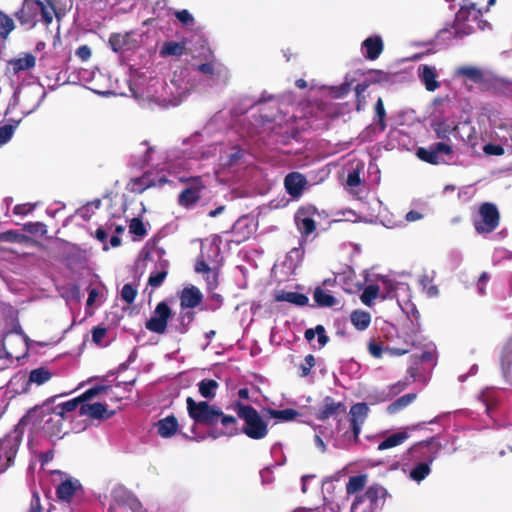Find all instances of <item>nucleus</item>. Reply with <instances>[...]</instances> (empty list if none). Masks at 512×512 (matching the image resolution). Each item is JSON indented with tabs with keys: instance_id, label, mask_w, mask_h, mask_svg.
<instances>
[{
	"instance_id": "nucleus-1",
	"label": "nucleus",
	"mask_w": 512,
	"mask_h": 512,
	"mask_svg": "<svg viewBox=\"0 0 512 512\" xmlns=\"http://www.w3.org/2000/svg\"><path fill=\"white\" fill-rule=\"evenodd\" d=\"M128 208L124 207V201L121 196L115 195L114 197H105L103 200L95 199L90 201L76 210L73 215H70L64 221V224L81 219L84 222H109L112 218H119L124 214L125 219L131 225L143 224L141 214L130 217L127 215Z\"/></svg>"
},
{
	"instance_id": "nucleus-2",
	"label": "nucleus",
	"mask_w": 512,
	"mask_h": 512,
	"mask_svg": "<svg viewBox=\"0 0 512 512\" xmlns=\"http://www.w3.org/2000/svg\"><path fill=\"white\" fill-rule=\"evenodd\" d=\"M189 416L196 424L205 425L211 430L208 437L217 439L222 436H232L238 433L235 417L225 415L222 410L206 401H195L192 397L186 399Z\"/></svg>"
},
{
	"instance_id": "nucleus-3",
	"label": "nucleus",
	"mask_w": 512,
	"mask_h": 512,
	"mask_svg": "<svg viewBox=\"0 0 512 512\" xmlns=\"http://www.w3.org/2000/svg\"><path fill=\"white\" fill-rule=\"evenodd\" d=\"M381 286L387 290L388 294L391 292L395 293L398 305L404 313L407 315L418 314L416 306L411 301L410 287L404 283L394 284L386 276H380L378 278V284H370L364 288L360 297L362 303L366 306H371L373 301L378 297Z\"/></svg>"
},
{
	"instance_id": "nucleus-4",
	"label": "nucleus",
	"mask_w": 512,
	"mask_h": 512,
	"mask_svg": "<svg viewBox=\"0 0 512 512\" xmlns=\"http://www.w3.org/2000/svg\"><path fill=\"white\" fill-rule=\"evenodd\" d=\"M238 417L244 421L242 432L249 438L260 440L268 434V424L263 420L258 411L249 405L238 403L236 405Z\"/></svg>"
},
{
	"instance_id": "nucleus-5",
	"label": "nucleus",
	"mask_w": 512,
	"mask_h": 512,
	"mask_svg": "<svg viewBox=\"0 0 512 512\" xmlns=\"http://www.w3.org/2000/svg\"><path fill=\"white\" fill-rule=\"evenodd\" d=\"M39 13L44 24L52 23L51 11L42 0H24L22 7L14 13V17L21 25L33 28Z\"/></svg>"
},
{
	"instance_id": "nucleus-6",
	"label": "nucleus",
	"mask_w": 512,
	"mask_h": 512,
	"mask_svg": "<svg viewBox=\"0 0 512 512\" xmlns=\"http://www.w3.org/2000/svg\"><path fill=\"white\" fill-rule=\"evenodd\" d=\"M387 491L383 486L371 485L365 493L355 499L351 512H377L385 502Z\"/></svg>"
},
{
	"instance_id": "nucleus-7",
	"label": "nucleus",
	"mask_w": 512,
	"mask_h": 512,
	"mask_svg": "<svg viewBox=\"0 0 512 512\" xmlns=\"http://www.w3.org/2000/svg\"><path fill=\"white\" fill-rule=\"evenodd\" d=\"M165 184H172V181L166 178L164 174L148 171L140 177L131 178L127 184V189L133 193L141 194L149 188H161Z\"/></svg>"
},
{
	"instance_id": "nucleus-8",
	"label": "nucleus",
	"mask_w": 512,
	"mask_h": 512,
	"mask_svg": "<svg viewBox=\"0 0 512 512\" xmlns=\"http://www.w3.org/2000/svg\"><path fill=\"white\" fill-rule=\"evenodd\" d=\"M452 146L444 142H436L426 147H419L416 151L417 157L429 164L439 165L445 163L443 155H452Z\"/></svg>"
},
{
	"instance_id": "nucleus-9",
	"label": "nucleus",
	"mask_w": 512,
	"mask_h": 512,
	"mask_svg": "<svg viewBox=\"0 0 512 512\" xmlns=\"http://www.w3.org/2000/svg\"><path fill=\"white\" fill-rule=\"evenodd\" d=\"M186 183V188L178 196V203L183 207H190L195 204L201 197V192L205 185L200 176L181 178Z\"/></svg>"
},
{
	"instance_id": "nucleus-10",
	"label": "nucleus",
	"mask_w": 512,
	"mask_h": 512,
	"mask_svg": "<svg viewBox=\"0 0 512 512\" xmlns=\"http://www.w3.org/2000/svg\"><path fill=\"white\" fill-rule=\"evenodd\" d=\"M482 15L481 10L476 8L474 3L468 6H462L455 15L453 28L455 29V36L463 37L473 32V28L470 25L460 27L461 24L470 20L473 16L474 20H477Z\"/></svg>"
},
{
	"instance_id": "nucleus-11",
	"label": "nucleus",
	"mask_w": 512,
	"mask_h": 512,
	"mask_svg": "<svg viewBox=\"0 0 512 512\" xmlns=\"http://www.w3.org/2000/svg\"><path fill=\"white\" fill-rule=\"evenodd\" d=\"M20 445V438L13 434L0 439V473L12 463Z\"/></svg>"
},
{
	"instance_id": "nucleus-12",
	"label": "nucleus",
	"mask_w": 512,
	"mask_h": 512,
	"mask_svg": "<svg viewBox=\"0 0 512 512\" xmlns=\"http://www.w3.org/2000/svg\"><path fill=\"white\" fill-rule=\"evenodd\" d=\"M171 317V310L165 302L157 304L150 319L146 322V329L151 332L163 334L166 331L167 323Z\"/></svg>"
},
{
	"instance_id": "nucleus-13",
	"label": "nucleus",
	"mask_w": 512,
	"mask_h": 512,
	"mask_svg": "<svg viewBox=\"0 0 512 512\" xmlns=\"http://www.w3.org/2000/svg\"><path fill=\"white\" fill-rule=\"evenodd\" d=\"M105 389L103 386H96L88 389L85 391L81 397L69 400L64 403H60L53 407L60 415L63 416L64 419L68 418V414L73 412L80 403L87 401L94 396L98 395L100 392H102Z\"/></svg>"
},
{
	"instance_id": "nucleus-14",
	"label": "nucleus",
	"mask_w": 512,
	"mask_h": 512,
	"mask_svg": "<svg viewBox=\"0 0 512 512\" xmlns=\"http://www.w3.org/2000/svg\"><path fill=\"white\" fill-rule=\"evenodd\" d=\"M65 419L55 409L42 411V429L50 436H59L63 432V421Z\"/></svg>"
},
{
	"instance_id": "nucleus-15",
	"label": "nucleus",
	"mask_w": 512,
	"mask_h": 512,
	"mask_svg": "<svg viewBox=\"0 0 512 512\" xmlns=\"http://www.w3.org/2000/svg\"><path fill=\"white\" fill-rule=\"evenodd\" d=\"M307 185L306 177L299 172H291L284 179V186L287 193L293 198H298L303 194Z\"/></svg>"
},
{
	"instance_id": "nucleus-16",
	"label": "nucleus",
	"mask_w": 512,
	"mask_h": 512,
	"mask_svg": "<svg viewBox=\"0 0 512 512\" xmlns=\"http://www.w3.org/2000/svg\"><path fill=\"white\" fill-rule=\"evenodd\" d=\"M368 412H369V408L366 403H357V404L353 405L350 409L351 428H352L355 440L358 439V436L362 429V425L364 424V422L368 416Z\"/></svg>"
},
{
	"instance_id": "nucleus-17",
	"label": "nucleus",
	"mask_w": 512,
	"mask_h": 512,
	"mask_svg": "<svg viewBox=\"0 0 512 512\" xmlns=\"http://www.w3.org/2000/svg\"><path fill=\"white\" fill-rule=\"evenodd\" d=\"M136 502L135 497L123 486H116L111 492L109 509L116 511L118 508L132 506Z\"/></svg>"
},
{
	"instance_id": "nucleus-18",
	"label": "nucleus",
	"mask_w": 512,
	"mask_h": 512,
	"mask_svg": "<svg viewBox=\"0 0 512 512\" xmlns=\"http://www.w3.org/2000/svg\"><path fill=\"white\" fill-rule=\"evenodd\" d=\"M22 55L23 56L9 60L7 63L8 69H11L14 75H17L20 72L29 71L36 65V57L33 54L26 52Z\"/></svg>"
},
{
	"instance_id": "nucleus-19",
	"label": "nucleus",
	"mask_w": 512,
	"mask_h": 512,
	"mask_svg": "<svg viewBox=\"0 0 512 512\" xmlns=\"http://www.w3.org/2000/svg\"><path fill=\"white\" fill-rule=\"evenodd\" d=\"M364 56L368 60H376L384 50V43L380 36H370L362 43Z\"/></svg>"
},
{
	"instance_id": "nucleus-20",
	"label": "nucleus",
	"mask_w": 512,
	"mask_h": 512,
	"mask_svg": "<svg viewBox=\"0 0 512 512\" xmlns=\"http://www.w3.org/2000/svg\"><path fill=\"white\" fill-rule=\"evenodd\" d=\"M344 410L345 407L341 402H335L331 397H326L316 414V418L324 421L331 417H336Z\"/></svg>"
},
{
	"instance_id": "nucleus-21",
	"label": "nucleus",
	"mask_w": 512,
	"mask_h": 512,
	"mask_svg": "<svg viewBox=\"0 0 512 512\" xmlns=\"http://www.w3.org/2000/svg\"><path fill=\"white\" fill-rule=\"evenodd\" d=\"M80 415L88 416L93 419H107L113 415V412H108L107 406L103 403L81 404Z\"/></svg>"
},
{
	"instance_id": "nucleus-22",
	"label": "nucleus",
	"mask_w": 512,
	"mask_h": 512,
	"mask_svg": "<svg viewBox=\"0 0 512 512\" xmlns=\"http://www.w3.org/2000/svg\"><path fill=\"white\" fill-rule=\"evenodd\" d=\"M419 78L425 85L427 91L433 92L440 87V82L437 81L436 69L429 65H421L418 68Z\"/></svg>"
},
{
	"instance_id": "nucleus-23",
	"label": "nucleus",
	"mask_w": 512,
	"mask_h": 512,
	"mask_svg": "<svg viewBox=\"0 0 512 512\" xmlns=\"http://www.w3.org/2000/svg\"><path fill=\"white\" fill-rule=\"evenodd\" d=\"M178 421L174 416H167L156 423L157 433L162 438H170L178 431Z\"/></svg>"
},
{
	"instance_id": "nucleus-24",
	"label": "nucleus",
	"mask_w": 512,
	"mask_h": 512,
	"mask_svg": "<svg viewBox=\"0 0 512 512\" xmlns=\"http://www.w3.org/2000/svg\"><path fill=\"white\" fill-rule=\"evenodd\" d=\"M180 300L183 308H194L200 304L202 294L198 288L191 286L183 289Z\"/></svg>"
},
{
	"instance_id": "nucleus-25",
	"label": "nucleus",
	"mask_w": 512,
	"mask_h": 512,
	"mask_svg": "<svg viewBox=\"0 0 512 512\" xmlns=\"http://www.w3.org/2000/svg\"><path fill=\"white\" fill-rule=\"evenodd\" d=\"M409 438L408 428L402 429L394 434L387 436L379 443L377 449L383 451L401 445Z\"/></svg>"
},
{
	"instance_id": "nucleus-26",
	"label": "nucleus",
	"mask_w": 512,
	"mask_h": 512,
	"mask_svg": "<svg viewBox=\"0 0 512 512\" xmlns=\"http://www.w3.org/2000/svg\"><path fill=\"white\" fill-rule=\"evenodd\" d=\"M316 215L319 216V213L314 206H302L295 213V224H316Z\"/></svg>"
},
{
	"instance_id": "nucleus-27",
	"label": "nucleus",
	"mask_w": 512,
	"mask_h": 512,
	"mask_svg": "<svg viewBox=\"0 0 512 512\" xmlns=\"http://www.w3.org/2000/svg\"><path fill=\"white\" fill-rule=\"evenodd\" d=\"M278 302H288L296 306H305L308 303V297L302 293L293 291H279L275 295Z\"/></svg>"
},
{
	"instance_id": "nucleus-28",
	"label": "nucleus",
	"mask_w": 512,
	"mask_h": 512,
	"mask_svg": "<svg viewBox=\"0 0 512 512\" xmlns=\"http://www.w3.org/2000/svg\"><path fill=\"white\" fill-rule=\"evenodd\" d=\"M479 214L483 224H498L500 215L495 204L485 202L479 207Z\"/></svg>"
},
{
	"instance_id": "nucleus-29",
	"label": "nucleus",
	"mask_w": 512,
	"mask_h": 512,
	"mask_svg": "<svg viewBox=\"0 0 512 512\" xmlns=\"http://www.w3.org/2000/svg\"><path fill=\"white\" fill-rule=\"evenodd\" d=\"M53 376V373L46 367H39L33 369L29 373L27 385L41 386L48 382Z\"/></svg>"
},
{
	"instance_id": "nucleus-30",
	"label": "nucleus",
	"mask_w": 512,
	"mask_h": 512,
	"mask_svg": "<svg viewBox=\"0 0 512 512\" xmlns=\"http://www.w3.org/2000/svg\"><path fill=\"white\" fill-rule=\"evenodd\" d=\"M458 124L454 121L442 120L433 125V130L438 139H449V135L456 131Z\"/></svg>"
},
{
	"instance_id": "nucleus-31",
	"label": "nucleus",
	"mask_w": 512,
	"mask_h": 512,
	"mask_svg": "<svg viewBox=\"0 0 512 512\" xmlns=\"http://www.w3.org/2000/svg\"><path fill=\"white\" fill-rule=\"evenodd\" d=\"M186 45L185 42L166 41L163 43L160 49V55L162 57L168 56H181L185 53Z\"/></svg>"
},
{
	"instance_id": "nucleus-32",
	"label": "nucleus",
	"mask_w": 512,
	"mask_h": 512,
	"mask_svg": "<svg viewBox=\"0 0 512 512\" xmlns=\"http://www.w3.org/2000/svg\"><path fill=\"white\" fill-rule=\"evenodd\" d=\"M129 37V33H112L108 41L110 48L116 53L124 52L127 49Z\"/></svg>"
},
{
	"instance_id": "nucleus-33",
	"label": "nucleus",
	"mask_w": 512,
	"mask_h": 512,
	"mask_svg": "<svg viewBox=\"0 0 512 512\" xmlns=\"http://www.w3.org/2000/svg\"><path fill=\"white\" fill-rule=\"evenodd\" d=\"M351 323L357 330H365L371 323V315L363 310H355L350 316Z\"/></svg>"
},
{
	"instance_id": "nucleus-34",
	"label": "nucleus",
	"mask_w": 512,
	"mask_h": 512,
	"mask_svg": "<svg viewBox=\"0 0 512 512\" xmlns=\"http://www.w3.org/2000/svg\"><path fill=\"white\" fill-rule=\"evenodd\" d=\"M456 74L465 77L474 83H480L484 79L482 70L474 66H461L456 70Z\"/></svg>"
},
{
	"instance_id": "nucleus-35",
	"label": "nucleus",
	"mask_w": 512,
	"mask_h": 512,
	"mask_svg": "<svg viewBox=\"0 0 512 512\" xmlns=\"http://www.w3.org/2000/svg\"><path fill=\"white\" fill-rule=\"evenodd\" d=\"M314 301L321 307H332L338 304L337 299L324 289L317 287L313 294Z\"/></svg>"
},
{
	"instance_id": "nucleus-36",
	"label": "nucleus",
	"mask_w": 512,
	"mask_h": 512,
	"mask_svg": "<svg viewBox=\"0 0 512 512\" xmlns=\"http://www.w3.org/2000/svg\"><path fill=\"white\" fill-rule=\"evenodd\" d=\"M265 412L268 416L278 420L279 422L293 421L299 415L296 410L290 408L284 410L267 409Z\"/></svg>"
},
{
	"instance_id": "nucleus-37",
	"label": "nucleus",
	"mask_w": 512,
	"mask_h": 512,
	"mask_svg": "<svg viewBox=\"0 0 512 512\" xmlns=\"http://www.w3.org/2000/svg\"><path fill=\"white\" fill-rule=\"evenodd\" d=\"M415 399H416V394L415 393L405 394V395L401 396L400 398H398L397 400H395L394 402H392L387 407V411L390 414L397 413L398 411H400L403 408H405L408 405H410Z\"/></svg>"
},
{
	"instance_id": "nucleus-38",
	"label": "nucleus",
	"mask_w": 512,
	"mask_h": 512,
	"mask_svg": "<svg viewBox=\"0 0 512 512\" xmlns=\"http://www.w3.org/2000/svg\"><path fill=\"white\" fill-rule=\"evenodd\" d=\"M77 488V482L70 480L62 482L57 488V496L62 501H69Z\"/></svg>"
},
{
	"instance_id": "nucleus-39",
	"label": "nucleus",
	"mask_w": 512,
	"mask_h": 512,
	"mask_svg": "<svg viewBox=\"0 0 512 512\" xmlns=\"http://www.w3.org/2000/svg\"><path fill=\"white\" fill-rule=\"evenodd\" d=\"M217 381L213 379H204L198 383L199 393L204 398H213L218 389Z\"/></svg>"
},
{
	"instance_id": "nucleus-40",
	"label": "nucleus",
	"mask_w": 512,
	"mask_h": 512,
	"mask_svg": "<svg viewBox=\"0 0 512 512\" xmlns=\"http://www.w3.org/2000/svg\"><path fill=\"white\" fill-rule=\"evenodd\" d=\"M161 268L153 271L148 278V285L152 288H158L165 280L168 271L165 263H161Z\"/></svg>"
},
{
	"instance_id": "nucleus-41",
	"label": "nucleus",
	"mask_w": 512,
	"mask_h": 512,
	"mask_svg": "<svg viewBox=\"0 0 512 512\" xmlns=\"http://www.w3.org/2000/svg\"><path fill=\"white\" fill-rule=\"evenodd\" d=\"M14 28L15 24L13 19L0 11V39L6 40Z\"/></svg>"
},
{
	"instance_id": "nucleus-42",
	"label": "nucleus",
	"mask_w": 512,
	"mask_h": 512,
	"mask_svg": "<svg viewBox=\"0 0 512 512\" xmlns=\"http://www.w3.org/2000/svg\"><path fill=\"white\" fill-rule=\"evenodd\" d=\"M366 482L367 476L364 474L350 477L346 484L347 494L351 495L360 491L365 486Z\"/></svg>"
},
{
	"instance_id": "nucleus-43",
	"label": "nucleus",
	"mask_w": 512,
	"mask_h": 512,
	"mask_svg": "<svg viewBox=\"0 0 512 512\" xmlns=\"http://www.w3.org/2000/svg\"><path fill=\"white\" fill-rule=\"evenodd\" d=\"M45 3V6L49 7L51 11V18L53 19V16L60 19L62 16L65 15L67 11L66 4H62L61 0H42Z\"/></svg>"
},
{
	"instance_id": "nucleus-44",
	"label": "nucleus",
	"mask_w": 512,
	"mask_h": 512,
	"mask_svg": "<svg viewBox=\"0 0 512 512\" xmlns=\"http://www.w3.org/2000/svg\"><path fill=\"white\" fill-rule=\"evenodd\" d=\"M430 473V465L428 462L417 464L410 472V477L415 481H422Z\"/></svg>"
},
{
	"instance_id": "nucleus-45",
	"label": "nucleus",
	"mask_w": 512,
	"mask_h": 512,
	"mask_svg": "<svg viewBox=\"0 0 512 512\" xmlns=\"http://www.w3.org/2000/svg\"><path fill=\"white\" fill-rule=\"evenodd\" d=\"M406 387L405 382H397L391 386H389L387 389L381 391L379 396V401H387L393 396L399 394L401 391H403Z\"/></svg>"
},
{
	"instance_id": "nucleus-46",
	"label": "nucleus",
	"mask_w": 512,
	"mask_h": 512,
	"mask_svg": "<svg viewBox=\"0 0 512 512\" xmlns=\"http://www.w3.org/2000/svg\"><path fill=\"white\" fill-rule=\"evenodd\" d=\"M353 81V78L350 79L349 76L346 75L345 81L341 85L331 88V95L334 98H342L346 96L351 91Z\"/></svg>"
},
{
	"instance_id": "nucleus-47",
	"label": "nucleus",
	"mask_w": 512,
	"mask_h": 512,
	"mask_svg": "<svg viewBox=\"0 0 512 512\" xmlns=\"http://www.w3.org/2000/svg\"><path fill=\"white\" fill-rule=\"evenodd\" d=\"M304 251L302 248L291 249L286 257V264L289 269H295L302 261Z\"/></svg>"
},
{
	"instance_id": "nucleus-48",
	"label": "nucleus",
	"mask_w": 512,
	"mask_h": 512,
	"mask_svg": "<svg viewBox=\"0 0 512 512\" xmlns=\"http://www.w3.org/2000/svg\"><path fill=\"white\" fill-rule=\"evenodd\" d=\"M375 116L378 120V125L380 130L383 132L385 131L387 125L385 122L386 117V111L384 107V102L381 97L378 98L376 104H375Z\"/></svg>"
},
{
	"instance_id": "nucleus-49",
	"label": "nucleus",
	"mask_w": 512,
	"mask_h": 512,
	"mask_svg": "<svg viewBox=\"0 0 512 512\" xmlns=\"http://www.w3.org/2000/svg\"><path fill=\"white\" fill-rule=\"evenodd\" d=\"M476 231L479 235H482L485 238H491V239H500L505 237L506 231L505 229L501 230L500 232L493 234L494 228L496 226H475Z\"/></svg>"
},
{
	"instance_id": "nucleus-50",
	"label": "nucleus",
	"mask_w": 512,
	"mask_h": 512,
	"mask_svg": "<svg viewBox=\"0 0 512 512\" xmlns=\"http://www.w3.org/2000/svg\"><path fill=\"white\" fill-rule=\"evenodd\" d=\"M136 296H137V288L134 285L128 283L123 286V288L121 290L122 300H124L128 304H131L134 302Z\"/></svg>"
},
{
	"instance_id": "nucleus-51",
	"label": "nucleus",
	"mask_w": 512,
	"mask_h": 512,
	"mask_svg": "<svg viewBox=\"0 0 512 512\" xmlns=\"http://www.w3.org/2000/svg\"><path fill=\"white\" fill-rule=\"evenodd\" d=\"M315 228L316 226H297V229L301 235L300 245L312 240L315 237Z\"/></svg>"
},
{
	"instance_id": "nucleus-52",
	"label": "nucleus",
	"mask_w": 512,
	"mask_h": 512,
	"mask_svg": "<svg viewBox=\"0 0 512 512\" xmlns=\"http://www.w3.org/2000/svg\"><path fill=\"white\" fill-rule=\"evenodd\" d=\"M1 239L7 242H26L28 240V237L25 235L15 232V231H7L2 234Z\"/></svg>"
},
{
	"instance_id": "nucleus-53",
	"label": "nucleus",
	"mask_w": 512,
	"mask_h": 512,
	"mask_svg": "<svg viewBox=\"0 0 512 512\" xmlns=\"http://www.w3.org/2000/svg\"><path fill=\"white\" fill-rule=\"evenodd\" d=\"M420 284L429 297H434L438 295V288L435 285L431 284V280L428 278V276H423L420 279Z\"/></svg>"
},
{
	"instance_id": "nucleus-54",
	"label": "nucleus",
	"mask_w": 512,
	"mask_h": 512,
	"mask_svg": "<svg viewBox=\"0 0 512 512\" xmlns=\"http://www.w3.org/2000/svg\"><path fill=\"white\" fill-rule=\"evenodd\" d=\"M15 126L6 124L0 127V146L7 143L13 136Z\"/></svg>"
},
{
	"instance_id": "nucleus-55",
	"label": "nucleus",
	"mask_w": 512,
	"mask_h": 512,
	"mask_svg": "<svg viewBox=\"0 0 512 512\" xmlns=\"http://www.w3.org/2000/svg\"><path fill=\"white\" fill-rule=\"evenodd\" d=\"M315 365V358L309 354L305 357L304 362L300 364L301 376L305 377L310 373V370Z\"/></svg>"
},
{
	"instance_id": "nucleus-56",
	"label": "nucleus",
	"mask_w": 512,
	"mask_h": 512,
	"mask_svg": "<svg viewBox=\"0 0 512 512\" xmlns=\"http://www.w3.org/2000/svg\"><path fill=\"white\" fill-rule=\"evenodd\" d=\"M175 16L185 26H190V25H193V23H194V17L186 9L177 11L175 13Z\"/></svg>"
},
{
	"instance_id": "nucleus-57",
	"label": "nucleus",
	"mask_w": 512,
	"mask_h": 512,
	"mask_svg": "<svg viewBox=\"0 0 512 512\" xmlns=\"http://www.w3.org/2000/svg\"><path fill=\"white\" fill-rule=\"evenodd\" d=\"M436 38L439 40H451L452 38H460L459 36H455V29L453 25L450 27H444L440 29L436 35Z\"/></svg>"
},
{
	"instance_id": "nucleus-58",
	"label": "nucleus",
	"mask_w": 512,
	"mask_h": 512,
	"mask_svg": "<svg viewBox=\"0 0 512 512\" xmlns=\"http://www.w3.org/2000/svg\"><path fill=\"white\" fill-rule=\"evenodd\" d=\"M483 151L487 155L501 156L504 154L505 149L499 144L487 143L483 147Z\"/></svg>"
},
{
	"instance_id": "nucleus-59",
	"label": "nucleus",
	"mask_w": 512,
	"mask_h": 512,
	"mask_svg": "<svg viewBox=\"0 0 512 512\" xmlns=\"http://www.w3.org/2000/svg\"><path fill=\"white\" fill-rule=\"evenodd\" d=\"M75 55L82 61L86 62L90 59L92 55V50L88 45H81L79 46L76 51Z\"/></svg>"
},
{
	"instance_id": "nucleus-60",
	"label": "nucleus",
	"mask_w": 512,
	"mask_h": 512,
	"mask_svg": "<svg viewBox=\"0 0 512 512\" xmlns=\"http://www.w3.org/2000/svg\"><path fill=\"white\" fill-rule=\"evenodd\" d=\"M35 206H36V204H32V203L17 204L13 208V213L16 215L25 216V215L29 214L30 212H32L33 209L35 208Z\"/></svg>"
},
{
	"instance_id": "nucleus-61",
	"label": "nucleus",
	"mask_w": 512,
	"mask_h": 512,
	"mask_svg": "<svg viewBox=\"0 0 512 512\" xmlns=\"http://www.w3.org/2000/svg\"><path fill=\"white\" fill-rule=\"evenodd\" d=\"M195 270L198 273H205L207 275H212L213 284L216 282V272L208 267V265L204 261H198L195 266Z\"/></svg>"
},
{
	"instance_id": "nucleus-62",
	"label": "nucleus",
	"mask_w": 512,
	"mask_h": 512,
	"mask_svg": "<svg viewBox=\"0 0 512 512\" xmlns=\"http://www.w3.org/2000/svg\"><path fill=\"white\" fill-rule=\"evenodd\" d=\"M130 233L133 235V240L138 241L147 234L146 226H129Z\"/></svg>"
},
{
	"instance_id": "nucleus-63",
	"label": "nucleus",
	"mask_w": 512,
	"mask_h": 512,
	"mask_svg": "<svg viewBox=\"0 0 512 512\" xmlns=\"http://www.w3.org/2000/svg\"><path fill=\"white\" fill-rule=\"evenodd\" d=\"M368 350H369V353L375 358H380L382 356L383 352H385V349H383L380 344H378L374 341L369 342Z\"/></svg>"
},
{
	"instance_id": "nucleus-64",
	"label": "nucleus",
	"mask_w": 512,
	"mask_h": 512,
	"mask_svg": "<svg viewBox=\"0 0 512 512\" xmlns=\"http://www.w3.org/2000/svg\"><path fill=\"white\" fill-rule=\"evenodd\" d=\"M361 183L360 174L358 171L350 172L347 176V184L351 187L359 186Z\"/></svg>"
}]
</instances>
